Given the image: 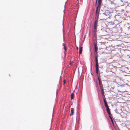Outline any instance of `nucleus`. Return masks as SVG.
<instances>
[{"instance_id": "1", "label": "nucleus", "mask_w": 130, "mask_h": 130, "mask_svg": "<svg viewBox=\"0 0 130 130\" xmlns=\"http://www.w3.org/2000/svg\"><path fill=\"white\" fill-rule=\"evenodd\" d=\"M95 57L96 63L95 66L96 68V73L97 74H98V71H99V65L98 63V56L97 54L95 55Z\"/></svg>"}, {"instance_id": "2", "label": "nucleus", "mask_w": 130, "mask_h": 130, "mask_svg": "<svg viewBox=\"0 0 130 130\" xmlns=\"http://www.w3.org/2000/svg\"><path fill=\"white\" fill-rule=\"evenodd\" d=\"M98 20L96 19L95 20L94 24V27H98Z\"/></svg>"}, {"instance_id": "3", "label": "nucleus", "mask_w": 130, "mask_h": 130, "mask_svg": "<svg viewBox=\"0 0 130 130\" xmlns=\"http://www.w3.org/2000/svg\"><path fill=\"white\" fill-rule=\"evenodd\" d=\"M74 108H71V112L70 114V115L71 116L73 115L74 113Z\"/></svg>"}, {"instance_id": "4", "label": "nucleus", "mask_w": 130, "mask_h": 130, "mask_svg": "<svg viewBox=\"0 0 130 130\" xmlns=\"http://www.w3.org/2000/svg\"><path fill=\"white\" fill-rule=\"evenodd\" d=\"M100 6H99V7H98V6L97 7L96 9V13H98V11L99 10V11L100 9Z\"/></svg>"}, {"instance_id": "5", "label": "nucleus", "mask_w": 130, "mask_h": 130, "mask_svg": "<svg viewBox=\"0 0 130 130\" xmlns=\"http://www.w3.org/2000/svg\"><path fill=\"white\" fill-rule=\"evenodd\" d=\"M99 12H98V13H96V17L95 18V20L96 19H97L98 20L99 15Z\"/></svg>"}, {"instance_id": "6", "label": "nucleus", "mask_w": 130, "mask_h": 130, "mask_svg": "<svg viewBox=\"0 0 130 130\" xmlns=\"http://www.w3.org/2000/svg\"><path fill=\"white\" fill-rule=\"evenodd\" d=\"M111 122H112V123L113 124V126L115 127L116 128V127H117V126H116V125L115 126V125H114V123L113 122V119H111Z\"/></svg>"}, {"instance_id": "7", "label": "nucleus", "mask_w": 130, "mask_h": 130, "mask_svg": "<svg viewBox=\"0 0 130 130\" xmlns=\"http://www.w3.org/2000/svg\"><path fill=\"white\" fill-rule=\"evenodd\" d=\"M82 48L83 47H80L79 49V54H81L82 51Z\"/></svg>"}, {"instance_id": "8", "label": "nucleus", "mask_w": 130, "mask_h": 130, "mask_svg": "<svg viewBox=\"0 0 130 130\" xmlns=\"http://www.w3.org/2000/svg\"><path fill=\"white\" fill-rule=\"evenodd\" d=\"M93 32L94 33H96V30L97 29V28L95 27H93Z\"/></svg>"}, {"instance_id": "9", "label": "nucleus", "mask_w": 130, "mask_h": 130, "mask_svg": "<svg viewBox=\"0 0 130 130\" xmlns=\"http://www.w3.org/2000/svg\"><path fill=\"white\" fill-rule=\"evenodd\" d=\"M102 0H99L98 2V7L101 5Z\"/></svg>"}, {"instance_id": "10", "label": "nucleus", "mask_w": 130, "mask_h": 130, "mask_svg": "<svg viewBox=\"0 0 130 130\" xmlns=\"http://www.w3.org/2000/svg\"><path fill=\"white\" fill-rule=\"evenodd\" d=\"M93 37L94 39H97V35L96 33H94Z\"/></svg>"}, {"instance_id": "11", "label": "nucleus", "mask_w": 130, "mask_h": 130, "mask_svg": "<svg viewBox=\"0 0 130 130\" xmlns=\"http://www.w3.org/2000/svg\"><path fill=\"white\" fill-rule=\"evenodd\" d=\"M94 44H97V39H94Z\"/></svg>"}, {"instance_id": "12", "label": "nucleus", "mask_w": 130, "mask_h": 130, "mask_svg": "<svg viewBox=\"0 0 130 130\" xmlns=\"http://www.w3.org/2000/svg\"><path fill=\"white\" fill-rule=\"evenodd\" d=\"M63 46L64 49V50L65 51H66L67 50V48L64 45V43H63Z\"/></svg>"}, {"instance_id": "13", "label": "nucleus", "mask_w": 130, "mask_h": 130, "mask_svg": "<svg viewBox=\"0 0 130 130\" xmlns=\"http://www.w3.org/2000/svg\"><path fill=\"white\" fill-rule=\"evenodd\" d=\"M74 94L73 93H72L71 95V99H72L73 98Z\"/></svg>"}, {"instance_id": "14", "label": "nucleus", "mask_w": 130, "mask_h": 130, "mask_svg": "<svg viewBox=\"0 0 130 130\" xmlns=\"http://www.w3.org/2000/svg\"><path fill=\"white\" fill-rule=\"evenodd\" d=\"M94 44V49L98 48L97 46V44Z\"/></svg>"}, {"instance_id": "15", "label": "nucleus", "mask_w": 130, "mask_h": 130, "mask_svg": "<svg viewBox=\"0 0 130 130\" xmlns=\"http://www.w3.org/2000/svg\"><path fill=\"white\" fill-rule=\"evenodd\" d=\"M95 49V55H96L97 53V50H98V48H96Z\"/></svg>"}, {"instance_id": "16", "label": "nucleus", "mask_w": 130, "mask_h": 130, "mask_svg": "<svg viewBox=\"0 0 130 130\" xmlns=\"http://www.w3.org/2000/svg\"><path fill=\"white\" fill-rule=\"evenodd\" d=\"M106 109H107V112H110V109L108 107V108L107 107V108H106Z\"/></svg>"}, {"instance_id": "17", "label": "nucleus", "mask_w": 130, "mask_h": 130, "mask_svg": "<svg viewBox=\"0 0 130 130\" xmlns=\"http://www.w3.org/2000/svg\"><path fill=\"white\" fill-rule=\"evenodd\" d=\"M101 92H102V95H104V92L103 89H102V90H101Z\"/></svg>"}, {"instance_id": "18", "label": "nucleus", "mask_w": 130, "mask_h": 130, "mask_svg": "<svg viewBox=\"0 0 130 130\" xmlns=\"http://www.w3.org/2000/svg\"><path fill=\"white\" fill-rule=\"evenodd\" d=\"M105 107L107 108V107H108V106L107 105V103H105Z\"/></svg>"}, {"instance_id": "19", "label": "nucleus", "mask_w": 130, "mask_h": 130, "mask_svg": "<svg viewBox=\"0 0 130 130\" xmlns=\"http://www.w3.org/2000/svg\"><path fill=\"white\" fill-rule=\"evenodd\" d=\"M128 30H129V29H130V24H129L128 23Z\"/></svg>"}, {"instance_id": "20", "label": "nucleus", "mask_w": 130, "mask_h": 130, "mask_svg": "<svg viewBox=\"0 0 130 130\" xmlns=\"http://www.w3.org/2000/svg\"><path fill=\"white\" fill-rule=\"evenodd\" d=\"M103 100L104 103V104L107 103L106 101V100L105 99H103Z\"/></svg>"}, {"instance_id": "21", "label": "nucleus", "mask_w": 130, "mask_h": 130, "mask_svg": "<svg viewBox=\"0 0 130 130\" xmlns=\"http://www.w3.org/2000/svg\"><path fill=\"white\" fill-rule=\"evenodd\" d=\"M102 97H103V98H104V99H105V95H102Z\"/></svg>"}, {"instance_id": "22", "label": "nucleus", "mask_w": 130, "mask_h": 130, "mask_svg": "<svg viewBox=\"0 0 130 130\" xmlns=\"http://www.w3.org/2000/svg\"><path fill=\"white\" fill-rule=\"evenodd\" d=\"M108 115H111V113H110V112H108Z\"/></svg>"}, {"instance_id": "23", "label": "nucleus", "mask_w": 130, "mask_h": 130, "mask_svg": "<svg viewBox=\"0 0 130 130\" xmlns=\"http://www.w3.org/2000/svg\"><path fill=\"white\" fill-rule=\"evenodd\" d=\"M109 117H110V119L112 118V117H111V115H109Z\"/></svg>"}, {"instance_id": "24", "label": "nucleus", "mask_w": 130, "mask_h": 130, "mask_svg": "<svg viewBox=\"0 0 130 130\" xmlns=\"http://www.w3.org/2000/svg\"><path fill=\"white\" fill-rule=\"evenodd\" d=\"M98 79H99V84H100V78H99V77H98Z\"/></svg>"}, {"instance_id": "25", "label": "nucleus", "mask_w": 130, "mask_h": 130, "mask_svg": "<svg viewBox=\"0 0 130 130\" xmlns=\"http://www.w3.org/2000/svg\"><path fill=\"white\" fill-rule=\"evenodd\" d=\"M65 80H64L63 81V85H64L65 83Z\"/></svg>"}, {"instance_id": "26", "label": "nucleus", "mask_w": 130, "mask_h": 130, "mask_svg": "<svg viewBox=\"0 0 130 130\" xmlns=\"http://www.w3.org/2000/svg\"><path fill=\"white\" fill-rule=\"evenodd\" d=\"M77 48L78 50V48L77 47Z\"/></svg>"}, {"instance_id": "27", "label": "nucleus", "mask_w": 130, "mask_h": 130, "mask_svg": "<svg viewBox=\"0 0 130 130\" xmlns=\"http://www.w3.org/2000/svg\"><path fill=\"white\" fill-rule=\"evenodd\" d=\"M77 1H78V0H77Z\"/></svg>"}]
</instances>
